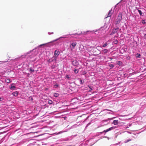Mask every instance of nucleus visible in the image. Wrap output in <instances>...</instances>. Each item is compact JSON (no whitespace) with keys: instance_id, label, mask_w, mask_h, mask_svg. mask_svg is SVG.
<instances>
[{"instance_id":"1","label":"nucleus","mask_w":146,"mask_h":146,"mask_svg":"<svg viewBox=\"0 0 146 146\" xmlns=\"http://www.w3.org/2000/svg\"><path fill=\"white\" fill-rule=\"evenodd\" d=\"M57 57L53 56L48 60L49 63H51L52 62H53L56 63V62Z\"/></svg>"},{"instance_id":"2","label":"nucleus","mask_w":146,"mask_h":146,"mask_svg":"<svg viewBox=\"0 0 146 146\" xmlns=\"http://www.w3.org/2000/svg\"><path fill=\"white\" fill-rule=\"evenodd\" d=\"M120 29H119V28L117 27L116 28L113 29L111 33L110 34V35H113L115 33H117V34H118V32L120 30Z\"/></svg>"},{"instance_id":"3","label":"nucleus","mask_w":146,"mask_h":146,"mask_svg":"<svg viewBox=\"0 0 146 146\" xmlns=\"http://www.w3.org/2000/svg\"><path fill=\"white\" fill-rule=\"evenodd\" d=\"M77 43L75 41H72L70 46V48L71 50H72L74 48L75 46L76 45Z\"/></svg>"},{"instance_id":"4","label":"nucleus","mask_w":146,"mask_h":146,"mask_svg":"<svg viewBox=\"0 0 146 146\" xmlns=\"http://www.w3.org/2000/svg\"><path fill=\"white\" fill-rule=\"evenodd\" d=\"M72 62V65L74 66H77L79 65V62L76 60H73Z\"/></svg>"},{"instance_id":"5","label":"nucleus","mask_w":146,"mask_h":146,"mask_svg":"<svg viewBox=\"0 0 146 146\" xmlns=\"http://www.w3.org/2000/svg\"><path fill=\"white\" fill-rule=\"evenodd\" d=\"M60 53V52L59 50H56L54 51V56L57 57Z\"/></svg>"},{"instance_id":"6","label":"nucleus","mask_w":146,"mask_h":146,"mask_svg":"<svg viewBox=\"0 0 146 146\" xmlns=\"http://www.w3.org/2000/svg\"><path fill=\"white\" fill-rule=\"evenodd\" d=\"M122 15L121 13H119L117 19L119 21H121L122 19Z\"/></svg>"},{"instance_id":"7","label":"nucleus","mask_w":146,"mask_h":146,"mask_svg":"<svg viewBox=\"0 0 146 146\" xmlns=\"http://www.w3.org/2000/svg\"><path fill=\"white\" fill-rule=\"evenodd\" d=\"M108 50L107 49H105L104 50H102V54H104L106 53H107L108 52Z\"/></svg>"},{"instance_id":"8","label":"nucleus","mask_w":146,"mask_h":146,"mask_svg":"<svg viewBox=\"0 0 146 146\" xmlns=\"http://www.w3.org/2000/svg\"><path fill=\"white\" fill-rule=\"evenodd\" d=\"M15 86L13 85V84H12L11 85V86H10L9 87V88H10L11 89V90H14V89H15Z\"/></svg>"},{"instance_id":"9","label":"nucleus","mask_w":146,"mask_h":146,"mask_svg":"<svg viewBox=\"0 0 146 146\" xmlns=\"http://www.w3.org/2000/svg\"><path fill=\"white\" fill-rule=\"evenodd\" d=\"M118 120H114L112 123L115 125H117L118 124Z\"/></svg>"},{"instance_id":"10","label":"nucleus","mask_w":146,"mask_h":146,"mask_svg":"<svg viewBox=\"0 0 146 146\" xmlns=\"http://www.w3.org/2000/svg\"><path fill=\"white\" fill-rule=\"evenodd\" d=\"M18 93L17 92H15L13 93L12 94L15 96H17L18 95Z\"/></svg>"},{"instance_id":"11","label":"nucleus","mask_w":146,"mask_h":146,"mask_svg":"<svg viewBox=\"0 0 146 146\" xmlns=\"http://www.w3.org/2000/svg\"><path fill=\"white\" fill-rule=\"evenodd\" d=\"M111 9L110 10V11L109 12L108 15L106 17V18L108 17H110L111 16V15H112V13H111Z\"/></svg>"},{"instance_id":"12","label":"nucleus","mask_w":146,"mask_h":146,"mask_svg":"<svg viewBox=\"0 0 146 146\" xmlns=\"http://www.w3.org/2000/svg\"><path fill=\"white\" fill-rule=\"evenodd\" d=\"M5 82L7 83H9L11 82V80L9 79H7L5 80Z\"/></svg>"},{"instance_id":"13","label":"nucleus","mask_w":146,"mask_h":146,"mask_svg":"<svg viewBox=\"0 0 146 146\" xmlns=\"http://www.w3.org/2000/svg\"><path fill=\"white\" fill-rule=\"evenodd\" d=\"M59 96V94L57 93H54V96L56 97H58Z\"/></svg>"},{"instance_id":"14","label":"nucleus","mask_w":146,"mask_h":146,"mask_svg":"<svg viewBox=\"0 0 146 146\" xmlns=\"http://www.w3.org/2000/svg\"><path fill=\"white\" fill-rule=\"evenodd\" d=\"M122 63L121 61H118L117 62V64L119 66L121 65Z\"/></svg>"},{"instance_id":"15","label":"nucleus","mask_w":146,"mask_h":146,"mask_svg":"<svg viewBox=\"0 0 146 146\" xmlns=\"http://www.w3.org/2000/svg\"><path fill=\"white\" fill-rule=\"evenodd\" d=\"M30 71L31 73H33L35 71L34 69H33L31 68H30Z\"/></svg>"},{"instance_id":"16","label":"nucleus","mask_w":146,"mask_h":146,"mask_svg":"<svg viewBox=\"0 0 146 146\" xmlns=\"http://www.w3.org/2000/svg\"><path fill=\"white\" fill-rule=\"evenodd\" d=\"M108 44V43L107 42H105V43L104 44L103 46H102V47H105Z\"/></svg>"},{"instance_id":"17","label":"nucleus","mask_w":146,"mask_h":146,"mask_svg":"<svg viewBox=\"0 0 146 146\" xmlns=\"http://www.w3.org/2000/svg\"><path fill=\"white\" fill-rule=\"evenodd\" d=\"M48 103L50 104H51L52 103V101L50 100H49L48 101Z\"/></svg>"},{"instance_id":"18","label":"nucleus","mask_w":146,"mask_h":146,"mask_svg":"<svg viewBox=\"0 0 146 146\" xmlns=\"http://www.w3.org/2000/svg\"><path fill=\"white\" fill-rule=\"evenodd\" d=\"M120 21H119V20H118V19H117L116 20V25H117V24H119L120 23Z\"/></svg>"},{"instance_id":"19","label":"nucleus","mask_w":146,"mask_h":146,"mask_svg":"<svg viewBox=\"0 0 146 146\" xmlns=\"http://www.w3.org/2000/svg\"><path fill=\"white\" fill-rule=\"evenodd\" d=\"M110 131V130H109V128L108 129H107L106 130H105L103 132L106 133Z\"/></svg>"},{"instance_id":"20","label":"nucleus","mask_w":146,"mask_h":146,"mask_svg":"<svg viewBox=\"0 0 146 146\" xmlns=\"http://www.w3.org/2000/svg\"><path fill=\"white\" fill-rule=\"evenodd\" d=\"M74 72H75V73L76 74H77L78 72V70L77 69H75L74 70Z\"/></svg>"},{"instance_id":"21","label":"nucleus","mask_w":146,"mask_h":146,"mask_svg":"<svg viewBox=\"0 0 146 146\" xmlns=\"http://www.w3.org/2000/svg\"><path fill=\"white\" fill-rule=\"evenodd\" d=\"M115 128H116V127H110L109 128V130H111L112 129H115Z\"/></svg>"},{"instance_id":"22","label":"nucleus","mask_w":146,"mask_h":146,"mask_svg":"<svg viewBox=\"0 0 146 146\" xmlns=\"http://www.w3.org/2000/svg\"><path fill=\"white\" fill-rule=\"evenodd\" d=\"M118 41L117 40H115L113 41V42L115 44H117Z\"/></svg>"},{"instance_id":"23","label":"nucleus","mask_w":146,"mask_h":146,"mask_svg":"<svg viewBox=\"0 0 146 146\" xmlns=\"http://www.w3.org/2000/svg\"><path fill=\"white\" fill-rule=\"evenodd\" d=\"M138 11L139 13L140 14V15H142V14L141 11L140 10H138Z\"/></svg>"},{"instance_id":"24","label":"nucleus","mask_w":146,"mask_h":146,"mask_svg":"<svg viewBox=\"0 0 146 146\" xmlns=\"http://www.w3.org/2000/svg\"><path fill=\"white\" fill-rule=\"evenodd\" d=\"M80 82L81 84H83L84 83V81L83 80H80Z\"/></svg>"},{"instance_id":"25","label":"nucleus","mask_w":146,"mask_h":146,"mask_svg":"<svg viewBox=\"0 0 146 146\" xmlns=\"http://www.w3.org/2000/svg\"><path fill=\"white\" fill-rule=\"evenodd\" d=\"M66 77L68 79L70 78V77H69V76L68 75H66Z\"/></svg>"},{"instance_id":"26","label":"nucleus","mask_w":146,"mask_h":146,"mask_svg":"<svg viewBox=\"0 0 146 146\" xmlns=\"http://www.w3.org/2000/svg\"><path fill=\"white\" fill-rule=\"evenodd\" d=\"M3 99H4L3 97H0V101L3 100Z\"/></svg>"},{"instance_id":"27","label":"nucleus","mask_w":146,"mask_h":146,"mask_svg":"<svg viewBox=\"0 0 146 146\" xmlns=\"http://www.w3.org/2000/svg\"><path fill=\"white\" fill-rule=\"evenodd\" d=\"M81 32H80V33H79V34H78L77 33H75L74 34V35H80V34H81Z\"/></svg>"},{"instance_id":"28","label":"nucleus","mask_w":146,"mask_h":146,"mask_svg":"<svg viewBox=\"0 0 146 146\" xmlns=\"http://www.w3.org/2000/svg\"><path fill=\"white\" fill-rule=\"evenodd\" d=\"M142 23L143 24H144L145 23V20H143L142 21Z\"/></svg>"},{"instance_id":"29","label":"nucleus","mask_w":146,"mask_h":146,"mask_svg":"<svg viewBox=\"0 0 146 146\" xmlns=\"http://www.w3.org/2000/svg\"><path fill=\"white\" fill-rule=\"evenodd\" d=\"M48 34H49V35H51V34H53V32H52V33L49 32V33H48Z\"/></svg>"},{"instance_id":"30","label":"nucleus","mask_w":146,"mask_h":146,"mask_svg":"<svg viewBox=\"0 0 146 146\" xmlns=\"http://www.w3.org/2000/svg\"><path fill=\"white\" fill-rule=\"evenodd\" d=\"M144 38H146V34H145L144 36Z\"/></svg>"},{"instance_id":"31","label":"nucleus","mask_w":146,"mask_h":146,"mask_svg":"<svg viewBox=\"0 0 146 146\" xmlns=\"http://www.w3.org/2000/svg\"><path fill=\"white\" fill-rule=\"evenodd\" d=\"M94 31H87V32H94Z\"/></svg>"},{"instance_id":"32","label":"nucleus","mask_w":146,"mask_h":146,"mask_svg":"<svg viewBox=\"0 0 146 146\" xmlns=\"http://www.w3.org/2000/svg\"><path fill=\"white\" fill-rule=\"evenodd\" d=\"M131 139H130V140H128V141H127V142H128V141H131Z\"/></svg>"},{"instance_id":"33","label":"nucleus","mask_w":146,"mask_h":146,"mask_svg":"<svg viewBox=\"0 0 146 146\" xmlns=\"http://www.w3.org/2000/svg\"><path fill=\"white\" fill-rule=\"evenodd\" d=\"M66 117H64V119H66Z\"/></svg>"},{"instance_id":"34","label":"nucleus","mask_w":146,"mask_h":146,"mask_svg":"<svg viewBox=\"0 0 146 146\" xmlns=\"http://www.w3.org/2000/svg\"><path fill=\"white\" fill-rule=\"evenodd\" d=\"M44 45V44H41V45H40V46H42L43 45Z\"/></svg>"},{"instance_id":"35","label":"nucleus","mask_w":146,"mask_h":146,"mask_svg":"<svg viewBox=\"0 0 146 146\" xmlns=\"http://www.w3.org/2000/svg\"><path fill=\"white\" fill-rule=\"evenodd\" d=\"M140 56V54H139V55H138V57H139V56Z\"/></svg>"},{"instance_id":"36","label":"nucleus","mask_w":146,"mask_h":146,"mask_svg":"<svg viewBox=\"0 0 146 146\" xmlns=\"http://www.w3.org/2000/svg\"><path fill=\"white\" fill-rule=\"evenodd\" d=\"M55 86H57L56 87H57L58 86V85H55Z\"/></svg>"},{"instance_id":"37","label":"nucleus","mask_w":146,"mask_h":146,"mask_svg":"<svg viewBox=\"0 0 146 146\" xmlns=\"http://www.w3.org/2000/svg\"><path fill=\"white\" fill-rule=\"evenodd\" d=\"M55 86H57L56 87H57L58 86V85H55Z\"/></svg>"},{"instance_id":"38","label":"nucleus","mask_w":146,"mask_h":146,"mask_svg":"<svg viewBox=\"0 0 146 146\" xmlns=\"http://www.w3.org/2000/svg\"><path fill=\"white\" fill-rule=\"evenodd\" d=\"M55 86H57L56 87H57L58 86V85H55Z\"/></svg>"},{"instance_id":"39","label":"nucleus","mask_w":146,"mask_h":146,"mask_svg":"<svg viewBox=\"0 0 146 146\" xmlns=\"http://www.w3.org/2000/svg\"><path fill=\"white\" fill-rule=\"evenodd\" d=\"M111 66H113V65H112V64H111Z\"/></svg>"},{"instance_id":"40","label":"nucleus","mask_w":146,"mask_h":146,"mask_svg":"<svg viewBox=\"0 0 146 146\" xmlns=\"http://www.w3.org/2000/svg\"><path fill=\"white\" fill-rule=\"evenodd\" d=\"M31 99L32 100H33V98H31Z\"/></svg>"},{"instance_id":"41","label":"nucleus","mask_w":146,"mask_h":146,"mask_svg":"<svg viewBox=\"0 0 146 146\" xmlns=\"http://www.w3.org/2000/svg\"><path fill=\"white\" fill-rule=\"evenodd\" d=\"M145 55L146 56V52L145 53Z\"/></svg>"},{"instance_id":"42","label":"nucleus","mask_w":146,"mask_h":146,"mask_svg":"<svg viewBox=\"0 0 146 146\" xmlns=\"http://www.w3.org/2000/svg\"><path fill=\"white\" fill-rule=\"evenodd\" d=\"M69 35H72L71 34H69Z\"/></svg>"}]
</instances>
